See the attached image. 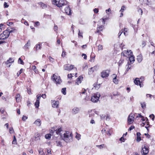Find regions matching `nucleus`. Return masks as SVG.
I'll list each match as a JSON object with an SVG mask.
<instances>
[{
    "instance_id": "nucleus-2",
    "label": "nucleus",
    "mask_w": 155,
    "mask_h": 155,
    "mask_svg": "<svg viewBox=\"0 0 155 155\" xmlns=\"http://www.w3.org/2000/svg\"><path fill=\"white\" fill-rule=\"evenodd\" d=\"M63 140L66 142H71L73 141V135L71 132L67 131L64 134Z\"/></svg>"
},
{
    "instance_id": "nucleus-51",
    "label": "nucleus",
    "mask_w": 155,
    "mask_h": 155,
    "mask_svg": "<svg viewBox=\"0 0 155 155\" xmlns=\"http://www.w3.org/2000/svg\"><path fill=\"white\" fill-rule=\"evenodd\" d=\"M4 6L5 8H8V5H7V3L5 2L4 4Z\"/></svg>"
},
{
    "instance_id": "nucleus-6",
    "label": "nucleus",
    "mask_w": 155,
    "mask_h": 155,
    "mask_svg": "<svg viewBox=\"0 0 155 155\" xmlns=\"http://www.w3.org/2000/svg\"><path fill=\"white\" fill-rule=\"evenodd\" d=\"M64 69L67 71H71L72 69L76 71L77 68L74 67V66L72 65H69V64H65L64 66Z\"/></svg>"
},
{
    "instance_id": "nucleus-11",
    "label": "nucleus",
    "mask_w": 155,
    "mask_h": 155,
    "mask_svg": "<svg viewBox=\"0 0 155 155\" xmlns=\"http://www.w3.org/2000/svg\"><path fill=\"white\" fill-rule=\"evenodd\" d=\"M80 111V108L77 107H74L72 110V113L73 114H76L78 113Z\"/></svg>"
},
{
    "instance_id": "nucleus-20",
    "label": "nucleus",
    "mask_w": 155,
    "mask_h": 155,
    "mask_svg": "<svg viewBox=\"0 0 155 155\" xmlns=\"http://www.w3.org/2000/svg\"><path fill=\"white\" fill-rule=\"evenodd\" d=\"M34 124L38 126H40L41 124V121L39 119H38L34 122Z\"/></svg>"
},
{
    "instance_id": "nucleus-21",
    "label": "nucleus",
    "mask_w": 155,
    "mask_h": 155,
    "mask_svg": "<svg viewBox=\"0 0 155 155\" xmlns=\"http://www.w3.org/2000/svg\"><path fill=\"white\" fill-rule=\"evenodd\" d=\"M140 133L139 132H137V140L139 142L141 140V137H140Z\"/></svg>"
},
{
    "instance_id": "nucleus-44",
    "label": "nucleus",
    "mask_w": 155,
    "mask_h": 155,
    "mask_svg": "<svg viewBox=\"0 0 155 155\" xmlns=\"http://www.w3.org/2000/svg\"><path fill=\"white\" fill-rule=\"evenodd\" d=\"M41 96L40 94H38L37 96V100L36 101H39V100L41 98Z\"/></svg>"
},
{
    "instance_id": "nucleus-46",
    "label": "nucleus",
    "mask_w": 155,
    "mask_h": 155,
    "mask_svg": "<svg viewBox=\"0 0 155 155\" xmlns=\"http://www.w3.org/2000/svg\"><path fill=\"white\" fill-rule=\"evenodd\" d=\"M28 118V117L25 116L23 115L22 117V120L23 121H25V120Z\"/></svg>"
},
{
    "instance_id": "nucleus-39",
    "label": "nucleus",
    "mask_w": 155,
    "mask_h": 155,
    "mask_svg": "<svg viewBox=\"0 0 155 155\" xmlns=\"http://www.w3.org/2000/svg\"><path fill=\"white\" fill-rule=\"evenodd\" d=\"M16 143V139L15 136H14L13 140L12 141V144H15Z\"/></svg>"
},
{
    "instance_id": "nucleus-3",
    "label": "nucleus",
    "mask_w": 155,
    "mask_h": 155,
    "mask_svg": "<svg viewBox=\"0 0 155 155\" xmlns=\"http://www.w3.org/2000/svg\"><path fill=\"white\" fill-rule=\"evenodd\" d=\"M121 55L126 57L127 58H134L132 51L130 50L124 51L121 53Z\"/></svg>"
},
{
    "instance_id": "nucleus-50",
    "label": "nucleus",
    "mask_w": 155,
    "mask_h": 155,
    "mask_svg": "<svg viewBox=\"0 0 155 155\" xmlns=\"http://www.w3.org/2000/svg\"><path fill=\"white\" fill-rule=\"evenodd\" d=\"M123 32V30L122 29L121 30V31H119V32L118 34V37H120Z\"/></svg>"
},
{
    "instance_id": "nucleus-12",
    "label": "nucleus",
    "mask_w": 155,
    "mask_h": 155,
    "mask_svg": "<svg viewBox=\"0 0 155 155\" xmlns=\"http://www.w3.org/2000/svg\"><path fill=\"white\" fill-rule=\"evenodd\" d=\"M56 127H54L52 129L54 130V131H55V132L57 134L60 135L61 134L60 132L62 130L61 128V127H59L56 128Z\"/></svg>"
},
{
    "instance_id": "nucleus-62",
    "label": "nucleus",
    "mask_w": 155,
    "mask_h": 155,
    "mask_svg": "<svg viewBox=\"0 0 155 155\" xmlns=\"http://www.w3.org/2000/svg\"><path fill=\"white\" fill-rule=\"evenodd\" d=\"M72 42L74 44L75 46L76 47L77 45V42L75 41H72Z\"/></svg>"
},
{
    "instance_id": "nucleus-64",
    "label": "nucleus",
    "mask_w": 155,
    "mask_h": 155,
    "mask_svg": "<svg viewBox=\"0 0 155 155\" xmlns=\"http://www.w3.org/2000/svg\"><path fill=\"white\" fill-rule=\"evenodd\" d=\"M94 53H91V58H94L95 56H94Z\"/></svg>"
},
{
    "instance_id": "nucleus-58",
    "label": "nucleus",
    "mask_w": 155,
    "mask_h": 155,
    "mask_svg": "<svg viewBox=\"0 0 155 155\" xmlns=\"http://www.w3.org/2000/svg\"><path fill=\"white\" fill-rule=\"evenodd\" d=\"M86 90L84 89V90H83L81 92H80V94H84L86 92Z\"/></svg>"
},
{
    "instance_id": "nucleus-4",
    "label": "nucleus",
    "mask_w": 155,
    "mask_h": 155,
    "mask_svg": "<svg viewBox=\"0 0 155 155\" xmlns=\"http://www.w3.org/2000/svg\"><path fill=\"white\" fill-rule=\"evenodd\" d=\"M100 96V95L99 93H97V94H94L91 97V100L93 102L96 103L99 101Z\"/></svg>"
},
{
    "instance_id": "nucleus-17",
    "label": "nucleus",
    "mask_w": 155,
    "mask_h": 155,
    "mask_svg": "<svg viewBox=\"0 0 155 155\" xmlns=\"http://www.w3.org/2000/svg\"><path fill=\"white\" fill-rule=\"evenodd\" d=\"M83 78L82 76H80L76 80L75 84L79 85V84L81 83V79H82Z\"/></svg>"
},
{
    "instance_id": "nucleus-41",
    "label": "nucleus",
    "mask_w": 155,
    "mask_h": 155,
    "mask_svg": "<svg viewBox=\"0 0 155 155\" xmlns=\"http://www.w3.org/2000/svg\"><path fill=\"white\" fill-rule=\"evenodd\" d=\"M106 13L107 14H110L111 12L110 9V8H109L108 9L106 10Z\"/></svg>"
},
{
    "instance_id": "nucleus-26",
    "label": "nucleus",
    "mask_w": 155,
    "mask_h": 155,
    "mask_svg": "<svg viewBox=\"0 0 155 155\" xmlns=\"http://www.w3.org/2000/svg\"><path fill=\"white\" fill-rule=\"evenodd\" d=\"M134 82L137 85L139 83H140V82L139 78H136L134 80Z\"/></svg>"
},
{
    "instance_id": "nucleus-61",
    "label": "nucleus",
    "mask_w": 155,
    "mask_h": 155,
    "mask_svg": "<svg viewBox=\"0 0 155 155\" xmlns=\"http://www.w3.org/2000/svg\"><path fill=\"white\" fill-rule=\"evenodd\" d=\"M53 127L52 128V129L50 130V132L52 134H53L54 132H55V131H54V130L52 129Z\"/></svg>"
},
{
    "instance_id": "nucleus-13",
    "label": "nucleus",
    "mask_w": 155,
    "mask_h": 155,
    "mask_svg": "<svg viewBox=\"0 0 155 155\" xmlns=\"http://www.w3.org/2000/svg\"><path fill=\"white\" fill-rule=\"evenodd\" d=\"M67 5V7L64 8L65 12L67 14L70 15L71 14L70 8H69L68 5Z\"/></svg>"
},
{
    "instance_id": "nucleus-56",
    "label": "nucleus",
    "mask_w": 155,
    "mask_h": 155,
    "mask_svg": "<svg viewBox=\"0 0 155 155\" xmlns=\"http://www.w3.org/2000/svg\"><path fill=\"white\" fill-rule=\"evenodd\" d=\"M101 119H103L105 117V115L102 114L100 115Z\"/></svg>"
},
{
    "instance_id": "nucleus-32",
    "label": "nucleus",
    "mask_w": 155,
    "mask_h": 155,
    "mask_svg": "<svg viewBox=\"0 0 155 155\" xmlns=\"http://www.w3.org/2000/svg\"><path fill=\"white\" fill-rule=\"evenodd\" d=\"M61 92L64 95H65L66 94V88H64L62 89L61 90Z\"/></svg>"
},
{
    "instance_id": "nucleus-16",
    "label": "nucleus",
    "mask_w": 155,
    "mask_h": 155,
    "mask_svg": "<svg viewBox=\"0 0 155 155\" xmlns=\"http://www.w3.org/2000/svg\"><path fill=\"white\" fill-rule=\"evenodd\" d=\"M98 26L99 27H97V30L95 32V33H99L101 31H102L104 28V26L103 25H99L98 24Z\"/></svg>"
},
{
    "instance_id": "nucleus-29",
    "label": "nucleus",
    "mask_w": 155,
    "mask_h": 155,
    "mask_svg": "<svg viewBox=\"0 0 155 155\" xmlns=\"http://www.w3.org/2000/svg\"><path fill=\"white\" fill-rule=\"evenodd\" d=\"M35 48L36 50V51L38 50L39 49H40L41 46L40 45V44H37L35 47Z\"/></svg>"
},
{
    "instance_id": "nucleus-23",
    "label": "nucleus",
    "mask_w": 155,
    "mask_h": 155,
    "mask_svg": "<svg viewBox=\"0 0 155 155\" xmlns=\"http://www.w3.org/2000/svg\"><path fill=\"white\" fill-rule=\"evenodd\" d=\"M20 96L19 94H17L15 97L16 101L18 102L20 100Z\"/></svg>"
},
{
    "instance_id": "nucleus-30",
    "label": "nucleus",
    "mask_w": 155,
    "mask_h": 155,
    "mask_svg": "<svg viewBox=\"0 0 155 155\" xmlns=\"http://www.w3.org/2000/svg\"><path fill=\"white\" fill-rule=\"evenodd\" d=\"M128 29L127 28H124V30H123V32L124 31V34L126 36L128 35V34L127 33V31H128Z\"/></svg>"
},
{
    "instance_id": "nucleus-40",
    "label": "nucleus",
    "mask_w": 155,
    "mask_h": 155,
    "mask_svg": "<svg viewBox=\"0 0 155 155\" xmlns=\"http://www.w3.org/2000/svg\"><path fill=\"white\" fill-rule=\"evenodd\" d=\"M23 71V69L21 68V69L20 71L17 73V75L18 76L20 74L22 73Z\"/></svg>"
},
{
    "instance_id": "nucleus-63",
    "label": "nucleus",
    "mask_w": 155,
    "mask_h": 155,
    "mask_svg": "<svg viewBox=\"0 0 155 155\" xmlns=\"http://www.w3.org/2000/svg\"><path fill=\"white\" fill-rule=\"evenodd\" d=\"M47 152L48 154H51V150H50L47 149Z\"/></svg>"
},
{
    "instance_id": "nucleus-37",
    "label": "nucleus",
    "mask_w": 155,
    "mask_h": 155,
    "mask_svg": "<svg viewBox=\"0 0 155 155\" xmlns=\"http://www.w3.org/2000/svg\"><path fill=\"white\" fill-rule=\"evenodd\" d=\"M18 63L19 64H24V62L23 60H21V59H18Z\"/></svg>"
},
{
    "instance_id": "nucleus-36",
    "label": "nucleus",
    "mask_w": 155,
    "mask_h": 155,
    "mask_svg": "<svg viewBox=\"0 0 155 155\" xmlns=\"http://www.w3.org/2000/svg\"><path fill=\"white\" fill-rule=\"evenodd\" d=\"M130 62H128V64H129L130 63H131L132 64L135 61V59H129Z\"/></svg>"
},
{
    "instance_id": "nucleus-38",
    "label": "nucleus",
    "mask_w": 155,
    "mask_h": 155,
    "mask_svg": "<svg viewBox=\"0 0 155 155\" xmlns=\"http://www.w3.org/2000/svg\"><path fill=\"white\" fill-rule=\"evenodd\" d=\"M141 107L143 108L144 109L146 108V104L145 102H143V103H141Z\"/></svg>"
},
{
    "instance_id": "nucleus-43",
    "label": "nucleus",
    "mask_w": 155,
    "mask_h": 155,
    "mask_svg": "<svg viewBox=\"0 0 155 155\" xmlns=\"http://www.w3.org/2000/svg\"><path fill=\"white\" fill-rule=\"evenodd\" d=\"M56 143H57V146H61L62 145V144L61 143L58 141H56Z\"/></svg>"
},
{
    "instance_id": "nucleus-57",
    "label": "nucleus",
    "mask_w": 155,
    "mask_h": 155,
    "mask_svg": "<svg viewBox=\"0 0 155 155\" xmlns=\"http://www.w3.org/2000/svg\"><path fill=\"white\" fill-rule=\"evenodd\" d=\"M9 131L10 133H12L13 132L14 130L12 127H11L9 128Z\"/></svg>"
},
{
    "instance_id": "nucleus-35",
    "label": "nucleus",
    "mask_w": 155,
    "mask_h": 155,
    "mask_svg": "<svg viewBox=\"0 0 155 155\" xmlns=\"http://www.w3.org/2000/svg\"><path fill=\"white\" fill-rule=\"evenodd\" d=\"M30 45V41L29 40L28 41L27 43L25 45V48H28Z\"/></svg>"
},
{
    "instance_id": "nucleus-28",
    "label": "nucleus",
    "mask_w": 155,
    "mask_h": 155,
    "mask_svg": "<svg viewBox=\"0 0 155 155\" xmlns=\"http://www.w3.org/2000/svg\"><path fill=\"white\" fill-rule=\"evenodd\" d=\"M38 151L40 154H41L42 155L44 154V152L43 151V150L41 148H39L38 149Z\"/></svg>"
},
{
    "instance_id": "nucleus-14",
    "label": "nucleus",
    "mask_w": 155,
    "mask_h": 155,
    "mask_svg": "<svg viewBox=\"0 0 155 155\" xmlns=\"http://www.w3.org/2000/svg\"><path fill=\"white\" fill-rule=\"evenodd\" d=\"M52 106L53 108H57L58 107L59 104V102L58 101H55L51 100Z\"/></svg>"
},
{
    "instance_id": "nucleus-33",
    "label": "nucleus",
    "mask_w": 155,
    "mask_h": 155,
    "mask_svg": "<svg viewBox=\"0 0 155 155\" xmlns=\"http://www.w3.org/2000/svg\"><path fill=\"white\" fill-rule=\"evenodd\" d=\"M51 134H48L45 135V137L47 139H49L51 138Z\"/></svg>"
},
{
    "instance_id": "nucleus-42",
    "label": "nucleus",
    "mask_w": 155,
    "mask_h": 155,
    "mask_svg": "<svg viewBox=\"0 0 155 155\" xmlns=\"http://www.w3.org/2000/svg\"><path fill=\"white\" fill-rule=\"evenodd\" d=\"M104 144H101L100 145H97L96 146L98 147L99 148H100V149H101L102 148H103L104 147Z\"/></svg>"
},
{
    "instance_id": "nucleus-24",
    "label": "nucleus",
    "mask_w": 155,
    "mask_h": 155,
    "mask_svg": "<svg viewBox=\"0 0 155 155\" xmlns=\"http://www.w3.org/2000/svg\"><path fill=\"white\" fill-rule=\"evenodd\" d=\"M38 4L41 5L42 8H45L47 7L46 5L42 2H39Z\"/></svg>"
},
{
    "instance_id": "nucleus-18",
    "label": "nucleus",
    "mask_w": 155,
    "mask_h": 155,
    "mask_svg": "<svg viewBox=\"0 0 155 155\" xmlns=\"http://www.w3.org/2000/svg\"><path fill=\"white\" fill-rule=\"evenodd\" d=\"M14 61V60L13 59H9L6 62V64L7 65V66L8 67H9L11 65L9 64L13 62Z\"/></svg>"
},
{
    "instance_id": "nucleus-5",
    "label": "nucleus",
    "mask_w": 155,
    "mask_h": 155,
    "mask_svg": "<svg viewBox=\"0 0 155 155\" xmlns=\"http://www.w3.org/2000/svg\"><path fill=\"white\" fill-rule=\"evenodd\" d=\"M52 79L56 84H60L61 82L60 77L57 76L55 74L53 75L52 77Z\"/></svg>"
},
{
    "instance_id": "nucleus-10",
    "label": "nucleus",
    "mask_w": 155,
    "mask_h": 155,
    "mask_svg": "<svg viewBox=\"0 0 155 155\" xmlns=\"http://www.w3.org/2000/svg\"><path fill=\"white\" fill-rule=\"evenodd\" d=\"M134 114H131L128 117V122L129 124H132L134 121Z\"/></svg>"
},
{
    "instance_id": "nucleus-48",
    "label": "nucleus",
    "mask_w": 155,
    "mask_h": 155,
    "mask_svg": "<svg viewBox=\"0 0 155 155\" xmlns=\"http://www.w3.org/2000/svg\"><path fill=\"white\" fill-rule=\"evenodd\" d=\"M129 64L127 68V69L126 71H125V72H126L125 73H127V71H128V70L130 69V68L131 67V66H130V63L129 64Z\"/></svg>"
},
{
    "instance_id": "nucleus-15",
    "label": "nucleus",
    "mask_w": 155,
    "mask_h": 155,
    "mask_svg": "<svg viewBox=\"0 0 155 155\" xmlns=\"http://www.w3.org/2000/svg\"><path fill=\"white\" fill-rule=\"evenodd\" d=\"M97 66H95L93 67H91L89 69L88 74H92L94 71V70L96 69Z\"/></svg>"
},
{
    "instance_id": "nucleus-8",
    "label": "nucleus",
    "mask_w": 155,
    "mask_h": 155,
    "mask_svg": "<svg viewBox=\"0 0 155 155\" xmlns=\"http://www.w3.org/2000/svg\"><path fill=\"white\" fill-rule=\"evenodd\" d=\"M9 35L7 31H4L3 33L0 35V39L4 40L7 38Z\"/></svg>"
},
{
    "instance_id": "nucleus-49",
    "label": "nucleus",
    "mask_w": 155,
    "mask_h": 155,
    "mask_svg": "<svg viewBox=\"0 0 155 155\" xmlns=\"http://www.w3.org/2000/svg\"><path fill=\"white\" fill-rule=\"evenodd\" d=\"M65 55H66V52H64V51H63L62 52V54H61L62 56L64 58L65 57Z\"/></svg>"
},
{
    "instance_id": "nucleus-9",
    "label": "nucleus",
    "mask_w": 155,
    "mask_h": 155,
    "mask_svg": "<svg viewBox=\"0 0 155 155\" xmlns=\"http://www.w3.org/2000/svg\"><path fill=\"white\" fill-rule=\"evenodd\" d=\"M142 151H141L142 154L144 155L147 154L149 152L147 147L145 145L143 146H142Z\"/></svg>"
},
{
    "instance_id": "nucleus-60",
    "label": "nucleus",
    "mask_w": 155,
    "mask_h": 155,
    "mask_svg": "<svg viewBox=\"0 0 155 155\" xmlns=\"http://www.w3.org/2000/svg\"><path fill=\"white\" fill-rule=\"evenodd\" d=\"M13 24V22H7V25L9 26H10V25H12Z\"/></svg>"
},
{
    "instance_id": "nucleus-22",
    "label": "nucleus",
    "mask_w": 155,
    "mask_h": 155,
    "mask_svg": "<svg viewBox=\"0 0 155 155\" xmlns=\"http://www.w3.org/2000/svg\"><path fill=\"white\" fill-rule=\"evenodd\" d=\"M113 75L114 76V77L113 79V81L114 83L117 84L118 83V80L116 79L117 75L115 74H113Z\"/></svg>"
},
{
    "instance_id": "nucleus-55",
    "label": "nucleus",
    "mask_w": 155,
    "mask_h": 155,
    "mask_svg": "<svg viewBox=\"0 0 155 155\" xmlns=\"http://www.w3.org/2000/svg\"><path fill=\"white\" fill-rule=\"evenodd\" d=\"M98 49L99 50H101L102 49V46L99 45L98 46Z\"/></svg>"
},
{
    "instance_id": "nucleus-47",
    "label": "nucleus",
    "mask_w": 155,
    "mask_h": 155,
    "mask_svg": "<svg viewBox=\"0 0 155 155\" xmlns=\"http://www.w3.org/2000/svg\"><path fill=\"white\" fill-rule=\"evenodd\" d=\"M149 117L150 118H152V120H154V116L153 114H152L150 115Z\"/></svg>"
},
{
    "instance_id": "nucleus-31",
    "label": "nucleus",
    "mask_w": 155,
    "mask_h": 155,
    "mask_svg": "<svg viewBox=\"0 0 155 155\" xmlns=\"http://www.w3.org/2000/svg\"><path fill=\"white\" fill-rule=\"evenodd\" d=\"M40 102L39 101H36V102L35 103V106L37 108H38V107L39 106Z\"/></svg>"
},
{
    "instance_id": "nucleus-34",
    "label": "nucleus",
    "mask_w": 155,
    "mask_h": 155,
    "mask_svg": "<svg viewBox=\"0 0 155 155\" xmlns=\"http://www.w3.org/2000/svg\"><path fill=\"white\" fill-rule=\"evenodd\" d=\"M137 12L140 15H142L143 11L140 8H138Z\"/></svg>"
},
{
    "instance_id": "nucleus-53",
    "label": "nucleus",
    "mask_w": 155,
    "mask_h": 155,
    "mask_svg": "<svg viewBox=\"0 0 155 155\" xmlns=\"http://www.w3.org/2000/svg\"><path fill=\"white\" fill-rule=\"evenodd\" d=\"M120 140L122 141L123 142H124L125 141V139L123 137H121L120 139Z\"/></svg>"
},
{
    "instance_id": "nucleus-25",
    "label": "nucleus",
    "mask_w": 155,
    "mask_h": 155,
    "mask_svg": "<svg viewBox=\"0 0 155 155\" xmlns=\"http://www.w3.org/2000/svg\"><path fill=\"white\" fill-rule=\"evenodd\" d=\"M124 60L123 59H120L118 63V66H119L120 67V65H121V64L124 62Z\"/></svg>"
},
{
    "instance_id": "nucleus-54",
    "label": "nucleus",
    "mask_w": 155,
    "mask_h": 155,
    "mask_svg": "<svg viewBox=\"0 0 155 155\" xmlns=\"http://www.w3.org/2000/svg\"><path fill=\"white\" fill-rule=\"evenodd\" d=\"M134 128V127L133 126H131L128 129V130L130 131Z\"/></svg>"
},
{
    "instance_id": "nucleus-19",
    "label": "nucleus",
    "mask_w": 155,
    "mask_h": 155,
    "mask_svg": "<svg viewBox=\"0 0 155 155\" xmlns=\"http://www.w3.org/2000/svg\"><path fill=\"white\" fill-rule=\"evenodd\" d=\"M15 30V29L13 28H7V30L5 31H7V33H9V35L10 33L12 32H14V31Z\"/></svg>"
},
{
    "instance_id": "nucleus-59",
    "label": "nucleus",
    "mask_w": 155,
    "mask_h": 155,
    "mask_svg": "<svg viewBox=\"0 0 155 155\" xmlns=\"http://www.w3.org/2000/svg\"><path fill=\"white\" fill-rule=\"evenodd\" d=\"M41 96L43 98H45L46 97V94H42V95L41 96Z\"/></svg>"
},
{
    "instance_id": "nucleus-52",
    "label": "nucleus",
    "mask_w": 155,
    "mask_h": 155,
    "mask_svg": "<svg viewBox=\"0 0 155 155\" xmlns=\"http://www.w3.org/2000/svg\"><path fill=\"white\" fill-rule=\"evenodd\" d=\"M94 11L95 13H97L98 12V9L97 8H95L94 9Z\"/></svg>"
},
{
    "instance_id": "nucleus-7",
    "label": "nucleus",
    "mask_w": 155,
    "mask_h": 155,
    "mask_svg": "<svg viewBox=\"0 0 155 155\" xmlns=\"http://www.w3.org/2000/svg\"><path fill=\"white\" fill-rule=\"evenodd\" d=\"M110 72V70H105L103 71L101 73V77L102 78H107L109 76Z\"/></svg>"
},
{
    "instance_id": "nucleus-27",
    "label": "nucleus",
    "mask_w": 155,
    "mask_h": 155,
    "mask_svg": "<svg viewBox=\"0 0 155 155\" xmlns=\"http://www.w3.org/2000/svg\"><path fill=\"white\" fill-rule=\"evenodd\" d=\"M148 119L147 118H146V121L145 123L147 124V125H149V126L148 127L146 126L145 127L147 128L148 130V127H150V126H151L149 125V122H148Z\"/></svg>"
},
{
    "instance_id": "nucleus-45",
    "label": "nucleus",
    "mask_w": 155,
    "mask_h": 155,
    "mask_svg": "<svg viewBox=\"0 0 155 155\" xmlns=\"http://www.w3.org/2000/svg\"><path fill=\"white\" fill-rule=\"evenodd\" d=\"M74 74H71V73L70 74H68V78H71L72 77H73V75Z\"/></svg>"
},
{
    "instance_id": "nucleus-1",
    "label": "nucleus",
    "mask_w": 155,
    "mask_h": 155,
    "mask_svg": "<svg viewBox=\"0 0 155 155\" xmlns=\"http://www.w3.org/2000/svg\"><path fill=\"white\" fill-rule=\"evenodd\" d=\"M52 1L53 4L61 9L68 4V2L64 0H52Z\"/></svg>"
}]
</instances>
